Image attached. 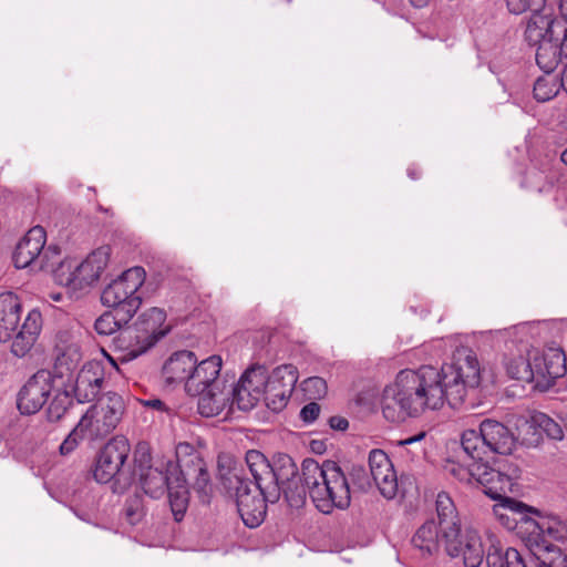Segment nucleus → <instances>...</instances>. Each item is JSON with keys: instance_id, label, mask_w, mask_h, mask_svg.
Returning <instances> with one entry per match:
<instances>
[{"instance_id": "f257e3e1", "label": "nucleus", "mask_w": 567, "mask_h": 567, "mask_svg": "<svg viewBox=\"0 0 567 567\" xmlns=\"http://www.w3.org/2000/svg\"><path fill=\"white\" fill-rule=\"evenodd\" d=\"M481 381L476 353L467 347H460L454 351L452 361L441 369L422 365L401 370L394 382L383 390V416L390 422L401 423L427 411H437L445 403L457 408L470 391L480 386Z\"/></svg>"}, {"instance_id": "f03ea898", "label": "nucleus", "mask_w": 567, "mask_h": 567, "mask_svg": "<svg viewBox=\"0 0 567 567\" xmlns=\"http://www.w3.org/2000/svg\"><path fill=\"white\" fill-rule=\"evenodd\" d=\"M302 481L316 508L322 514L350 506L351 494L347 476L334 462L322 464L313 460L302 462Z\"/></svg>"}, {"instance_id": "7ed1b4c3", "label": "nucleus", "mask_w": 567, "mask_h": 567, "mask_svg": "<svg viewBox=\"0 0 567 567\" xmlns=\"http://www.w3.org/2000/svg\"><path fill=\"white\" fill-rule=\"evenodd\" d=\"M223 359L214 354L202 361L196 358L192 378L186 383V393L197 396L198 413L213 417L231 409V385L220 377Z\"/></svg>"}, {"instance_id": "20e7f679", "label": "nucleus", "mask_w": 567, "mask_h": 567, "mask_svg": "<svg viewBox=\"0 0 567 567\" xmlns=\"http://www.w3.org/2000/svg\"><path fill=\"white\" fill-rule=\"evenodd\" d=\"M245 461L256 488L269 503H276L280 498L281 486L297 480L298 467L287 454H278L274 464H270L262 453L250 450L246 453Z\"/></svg>"}, {"instance_id": "39448f33", "label": "nucleus", "mask_w": 567, "mask_h": 567, "mask_svg": "<svg viewBox=\"0 0 567 567\" xmlns=\"http://www.w3.org/2000/svg\"><path fill=\"white\" fill-rule=\"evenodd\" d=\"M461 445L468 457L489 460L494 454H511L516 445L514 433L502 422L485 419L478 430L468 429L461 435Z\"/></svg>"}, {"instance_id": "423d86ee", "label": "nucleus", "mask_w": 567, "mask_h": 567, "mask_svg": "<svg viewBox=\"0 0 567 567\" xmlns=\"http://www.w3.org/2000/svg\"><path fill=\"white\" fill-rule=\"evenodd\" d=\"M165 321V313L158 308H152L144 312L135 327L123 330L116 341L120 350L117 359L122 362H128L150 350L155 343L166 334L162 329Z\"/></svg>"}, {"instance_id": "0eeeda50", "label": "nucleus", "mask_w": 567, "mask_h": 567, "mask_svg": "<svg viewBox=\"0 0 567 567\" xmlns=\"http://www.w3.org/2000/svg\"><path fill=\"white\" fill-rule=\"evenodd\" d=\"M12 259L18 269L54 274L61 260V249L55 244L48 245L45 229L34 226L18 241Z\"/></svg>"}, {"instance_id": "6e6552de", "label": "nucleus", "mask_w": 567, "mask_h": 567, "mask_svg": "<svg viewBox=\"0 0 567 567\" xmlns=\"http://www.w3.org/2000/svg\"><path fill=\"white\" fill-rule=\"evenodd\" d=\"M110 256L111 248L101 246L81 262L74 258H61L54 270V279L59 285L72 290L90 287L101 278L109 265Z\"/></svg>"}, {"instance_id": "1a4fd4ad", "label": "nucleus", "mask_w": 567, "mask_h": 567, "mask_svg": "<svg viewBox=\"0 0 567 567\" xmlns=\"http://www.w3.org/2000/svg\"><path fill=\"white\" fill-rule=\"evenodd\" d=\"M145 277V270L138 266L123 271L103 289L102 303L124 312L123 319H132L142 303L137 291L143 286Z\"/></svg>"}, {"instance_id": "9d476101", "label": "nucleus", "mask_w": 567, "mask_h": 567, "mask_svg": "<svg viewBox=\"0 0 567 567\" xmlns=\"http://www.w3.org/2000/svg\"><path fill=\"white\" fill-rule=\"evenodd\" d=\"M124 413V401L115 392H107L82 415L79 431L94 441L109 435L120 423Z\"/></svg>"}, {"instance_id": "9b49d317", "label": "nucleus", "mask_w": 567, "mask_h": 567, "mask_svg": "<svg viewBox=\"0 0 567 567\" xmlns=\"http://www.w3.org/2000/svg\"><path fill=\"white\" fill-rule=\"evenodd\" d=\"M529 355L533 362L532 371L534 374L532 383L540 391L548 390L556 379L566 373V357L559 348H530Z\"/></svg>"}, {"instance_id": "f8f14e48", "label": "nucleus", "mask_w": 567, "mask_h": 567, "mask_svg": "<svg viewBox=\"0 0 567 567\" xmlns=\"http://www.w3.org/2000/svg\"><path fill=\"white\" fill-rule=\"evenodd\" d=\"M268 370L264 365L248 368L237 384L231 385V408L236 405L241 411L251 410L264 400L267 389Z\"/></svg>"}, {"instance_id": "ddd939ff", "label": "nucleus", "mask_w": 567, "mask_h": 567, "mask_svg": "<svg viewBox=\"0 0 567 567\" xmlns=\"http://www.w3.org/2000/svg\"><path fill=\"white\" fill-rule=\"evenodd\" d=\"M298 377V369L290 363L278 365L268 372L264 401L270 410L279 412L287 405Z\"/></svg>"}, {"instance_id": "4468645a", "label": "nucleus", "mask_w": 567, "mask_h": 567, "mask_svg": "<svg viewBox=\"0 0 567 567\" xmlns=\"http://www.w3.org/2000/svg\"><path fill=\"white\" fill-rule=\"evenodd\" d=\"M518 477L519 468L516 465L505 464L502 470H495L488 465V460H484L476 483L487 496L499 501L514 491Z\"/></svg>"}, {"instance_id": "2eb2a0df", "label": "nucleus", "mask_w": 567, "mask_h": 567, "mask_svg": "<svg viewBox=\"0 0 567 567\" xmlns=\"http://www.w3.org/2000/svg\"><path fill=\"white\" fill-rule=\"evenodd\" d=\"M130 451L128 441L124 436L111 439L97 454L93 471L95 481L109 483L125 463Z\"/></svg>"}, {"instance_id": "dca6fc26", "label": "nucleus", "mask_w": 567, "mask_h": 567, "mask_svg": "<svg viewBox=\"0 0 567 567\" xmlns=\"http://www.w3.org/2000/svg\"><path fill=\"white\" fill-rule=\"evenodd\" d=\"M53 379L49 371L40 370L20 390L18 409L23 414L38 412L53 392Z\"/></svg>"}, {"instance_id": "f3484780", "label": "nucleus", "mask_w": 567, "mask_h": 567, "mask_svg": "<svg viewBox=\"0 0 567 567\" xmlns=\"http://www.w3.org/2000/svg\"><path fill=\"white\" fill-rule=\"evenodd\" d=\"M444 544L447 554L462 556L466 567H478L483 563L485 549L481 536L473 528L460 529L458 536L444 538Z\"/></svg>"}, {"instance_id": "a211bd4d", "label": "nucleus", "mask_w": 567, "mask_h": 567, "mask_svg": "<svg viewBox=\"0 0 567 567\" xmlns=\"http://www.w3.org/2000/svg\"><path fill=\"white\" fill-rule=\"evenodd\" d=\"M369 466L380 493L388 499L394 498L399 487L398 475L388 454L382 450H372L369 454Z\"/></svg>"}, {"instance_id": "6ab92c4d", "label": "nucleus", "mask_w": 567, "mask_h": 567, "mask_svg": "<svg viewBox=\"0 0 567 567\" xmlns=\"http://www.w3.org/2000/svg\"><path fill=\"white\" fill-rule=\"evenodd\" d=\"M104 369L99 361H89L76 373L73 392L81 403L93 401L103 389Z\"/></svg>"}, {"instance_id": "aec40b11", "label": "nucleus", "mask_w": 567, "mask_h": 567, "mask_svg": "<svg viewBox=\"0 0 567 567\" xmlns=\"http://www.w3.org/2000/svg\"><path fill=\"white\" fill-rule=\"evenodd\" d=\"M493 513L506 529L513 530L520 526L527 532V522L532 519V514H537V511L520 501L507 497L493 506Z\"/></svg>"}, {"instance_id": "412c9836", "label": "nucleus", "mask_w": 567, "mask_h": 567, "mask_svg": "<svg viewBox=\"0 0 567 567\" xmlns=\"http://www.w3.org/2000/svg\"><path fill=\"white\" fill-rule=\"evenodd\" d=\"M238 513L249 528L258 527L266 515V497L254 485V489L241 492L236 496Z\"/></svg>"}, {"instance_id": "4be33fe9", "label": "nucleus", "mask_w": 567, "mask_h": 567, "mask_svg": "<svg viewBox=\"0 0 567 567\" xmlns=\"http://www.w3.org/2000/svg\"><path fill=\"white\" fill-rule=\"evenodd\" d=\"M196 361V354L192 351L182 350L173 353L163 367V378L166 384H184L192 378L193 368Z\"/></svg>"}, {"instance_id": "5701e85b", "label": "nucleus", "mask_w": 567, "mask_h": 567, "mask_svg": "<svg viewBox=\"0 0 567 567\" xmlns=\"http://www.w3.org/2000/svg\"><path fill=\"white\" fill-rule=\"evenodd\" d=\"M218 480L224 488L235 497L239 493L249 491L254 483L248 482L243 473L241 466L227 454H221L217 460Z\"/></svg>"}, {"instance_id": "b1692460", "label": "nucleus", "mask_w": 567, "mask_h": 567, "mask_svg": "<svg viewBox=\"0 0 567 567\" xmlns=\"http://www.w3.org/2000/svg\"><path fill=\"white\" fill-rule=\"evenodd\" d=\"M525 543L537 567L567 566V556L548 539H540L538 536H526Z\"/></svg>"}, {"instance_id": "393cba45", "label": "nucleus", "mask_w": 567, "mask_h": 567, "mask_svg": "<svg viewBox=\"0 0 567 567\" xmlns=\"http://www.w3.org/2000/svg\"><path fill=\"white\" fill-rule=\"evenodd\" d=\"M21 301L19 297L6 291L0 293V341L6 342L11 339L18 328L21 318Z\"/></svg>"}, {"instance_id": "a878e982", "label": "nucleus", "mask_w": 567, "mask_h": 567, "mask_svg": "<svg viewBox=\"0 0 567 567\" xmlns=\"http://www.w3.org/2000/svg\"><path fill=\"white\" fill-rule=\"evenodd\" d=\"M175 474L166 465L164 472L158 466H147L140 468V484L145 494L152 498H159L163 496L174 478Z\"/></svg>"}, {"instance_id": "bb28decb", "label": "nucleus", "mask_w": 567, "mask_h": 567, "mask_svg": "<svg viewBox=\"0 0 567 567\" xmlns=\"http://www.w3.org/2000/svg\"><path fill=\"white\" fill-rule=\"evenodd\" d=\"M435 507L443 538L458 536L461 528L460 519L450 495L445 492H440L436 496Z\"/></svg>"}, {"instance_id": "cd10ccee", "label": "nucleus", "mask_w": 567, "mask_h": 567, "mask_svg": "<svg viewBox=\"0 0 567 567\" xmlns=\"http://www.w3.org/2000/svg\"><path fill=\"white\" fill-rule=\"evenodd\" d=\"M533 45L537 47L536 63L545 73H551L563 58L567 60L566 52L563 51V37Z\"/></svg>"}, {"instance_id": "c85d7f7f", "label": "nucleus", "mask_w": 567, "mask_h": 567, "mask_svg": "<svg viewBox=\"0 0 567 567\" xmlns=\"http://www.w3.org/2000/svg\"><path fill=\"white\" fill-rule=\"evenodd\" d=\"M444 542L441 527L435 520H426L412 537V544L422 556H431L440 548V543Z\"/></svg>"}, {"instance_id": "c756f323", "label": "nucleus", "mask_w": 567, "mask_h": 567, "mask_svg": "<svg viewBox=\"0 0 567 567\" xmlns=\"http://www.w3.org/2000/svg\"><path fill=\"white\" fill-rule=\"evenodd\" d=\"M529 349H518L516 353H509L504 357V367L509 378L532 383L534 374Z\"/></svg>"}, {"instance_id": "7c9ffc66", "label": "nucleus", "mask_w": 567, "mask_h": 567, "mask_svg": "<svg viewBox=\"0 0 567 567\" xmlns=\"http://www.w3.org/2000/svg\"><path fill=\"white\" fill-rule=\"evenodd\" d=\"M186 482L187 476L176 474L166 489L171 509L177 522L182 520L188 506L189 493Z\"/></svg>"}, {"instance_id": "2f4dec72", "label": "nucleus", "mask_w": 567, "mask_h": 567, "mask_svg": "<svg viewBox=\"0 0 567 567\" xmlns=\"http://www.w3.org/2000/svg\"><path fill=\"white\" fill-rule=\"evenodd\" d=\"M204 463L200 454L189 443L183 442L176 446V464L168 462L166 465L176 474L190 476L192 470Z\"/></svg>"}, {"instance_id": "473e14b6", "label": "nucleus", "mask_w": 567, "mask_h": 567, "mask_svg": "<svg viewBox=\"0 0 567 567\" xmlns=\"http://www.w3.org/2000/svg\"><path fill=\"white\" fill-rule=\"evenodd\" d=\"M527 536H538L540 539L551 538L563 540L567 535L566 526L556 517L532 518L527 522Z\"/></svg>"}, {"instance_id": "72a5a7b5", "label": "nucleus", "mask_w": 567, "mask_h": 567, "mask_svg": "<svg viewBox=\"0 0 567 567\" xmlns=\"http://www.w3.org/2000/svg\"><path fill=\"white\" fill-rule=\"evenodd\" d=\"M560 89L567 90V68L560 79L551 73L538 78L534 84V96L539 102H547L555 97Z\"/></svg>"}, {"instance_id": "f704fd0d", "label": "nucleus", "mask_w": 567, "mask_h": 567, "mask_svg": "<svg viewBox=\"0 0 567 567\" xmlns=\"http://www.w3.org/2000/svg\"><path fill=\"white\" fill-rule=\"evenodd\" d=\"M488 567H526L519 553L514 548L502 550L493 540L486 554Z\"/></svg>"}, {"instance_id": "c9c22d12", "label": "nucleus", "mask_w": 567, "mask_h": 567, "mask_svg": "<svg viewBox=\"0 0 567 567\" xmlns=\"http://www.w3.org/2000/svg\"><path fill=\"white\" fill-rule=\"evenodd\" d=\"M538 324L535 322H524L503 330H496L497 338L502 340H512L513 342H526L529 338L538 336Z\"/></svg>"}, {"instance_id": "e433bc0d", "label": "nucleus", "mask_w": 567, "mask_h": 567, "mask_svg": "<svg viewBox=\"0 0 567 567\" xmlns=\"http://www.w3.org/2000/svg\"><path fill=\"white\" fill-rule=\"evenodd\" d=\"M470 458L471 462L467 464L451 462L446 466V470L460 482H464L467 484L477 482L478 472L482 470V464L484 460H476L475 457Z\"/></svg>"}, {"instance_id": "4c0bfd02", "label": "nucleus", "mask_w": 567, "mask_h": 567, "mask_svg": "<svg viewBox=\"0 0 567 567\" xmlns=\"http://www.w3.org/2000/svg\"><path fill=\"white\" fill-rule=\"evenodd\" d=\"M124 312L114 310L102 313L94 323V329L100 336H111L131 319H123Z\"/></svg>"}, {"instance_id": "58836bf2", "label": "nucleus", "mask_w": 567, "mask_h": 567, "mask_svg": "<svg viewBox=\"0 0 567 567\" xmlns=\"http://www.w3.org/2000/svg\"><path fill=\"white\" fill-rule=\"evenodd\" d=\"M533 424L551 440H563L564 431L555 420L545 413H537L532 417Z\"/></svg>"}, {"instance_id": "ea45409f", "label": "nucleus", "mask_w": 567, "mask_h": 567, "mask_svg": "<svg viewBox=\"0 0 567 567\" xmlns=\"http://www.w3.org/2000/svg\"><path fill=\"white\" fill-rule=\"evenodd\" d=\"M506 6L512 14L519 16L525 12L532 14L547 7V0H506Z\"/></svg>"}, {"instance_id": "a19ab883", "label": "nucleus", "mask_w": 567, "mask_h": 567, "mask_svg": "<svg viewBox=\"0 0 567 567\" xmlns=\"http://www.w3.org/2000/svg\"><path fill=\"white\" fill-rule=\"evenodd\" d=\"M281 493H284L286 501L291 507L298 508L303 505L306 493L308 492L303 482L302 485H299L298 481L295 480L293 483L281 486Z\"/></svg>"}, {"instance_id": "79ce46f5", "label": "nucleus", "mask_w": 567, "mask_h": 567, "mask_svg": "<svg viewBox=\"0 0 567 567\" xmlns=\"http://www.w3.org/2000/svg\"><path fill=\"white\" fill-rule=\"evenodd\" d=\"M71 404L70 396L66 391H56L53 400L48 408V415L51 421L60 420Z\"/></svg>"}, {"instance_id": "37998d69", "label": "nucleus", "mask_w": 567, "mask_h": 567, "mask_svg": "<svg viewBox=\"0 0 567 567\" xmlns=\"http://www.w3.org/2000/svg\"><path fill=\"white\" fill-rule=\"evenodd\" d=\"M42 328V316L38 309H32L28 312L20 332L31 337L33 339H38L40 331Z\"/></svg>"}, {"instance_id": "c03bdc74", "label": "nucleus", "mask_w": 567, "mask_h": 567, "mask_svg": "<svg viewBox=\"0 0 567 567\" xmlns=\"http://www.w3.org/2000/svg\"><path fill=\"white\" fill-rule=\"evenodd\" d=\"M82 360L80 347L75 343L70 344L65 351L58 358L60 367H66L68 370H73Z\"/></svg>"}, {"instance_id": "a18cd8bd", "label": "nucleus", "mask_w": 567, "mask_h": 567, "mask_svg": "<svg viewBox=\"0 0 567 567\" xmlns=\"http://www.w3.org/2000/svg\"><path fill=\"white\" fill-rule=\"evenodd\" d=\"M35 341V339L19 331L12 341L11 351L16 357L23 358L32 349Z\"/></svg>"}, {"instance_id": "49530a36", "label": "nucleus", "mask_w": 567, "mask_h": 567, "mask_svg": "<svg viewBox=\"0 0 567 567\" xmlns=\"http://www.w3.org/2000/svg\"><path fill=\"white\" fill-rule=\"evenodd\" d=\"M195 477L194 487L197 489L198 493L203 494L204 496H208L210 492V485H209V475L206 470L205 463H203L202 466H197L196 468L192 470V475L189 477Z\"/></svg>"}, {"instance_id": "de8ad7c7", "label": "nucleus", "mask_w": 567, "mask_h": 567, "mask_svg": "<svg viewBox=\"0 0 567 567\" xmlns=\"http://www.w3.org/2000/svg\"><path fill=\"white\" fill-rule=\"evenodd\" d=\"M327 383L320 377H311L303 381V391L316 399H320L327 393Z\"/></svg>"}, {"instance_id": "09e8293b", "label": "nucleus", "mask_w": 567, "mask_h": 567, "mask_svg": "<svg viewBox=\"0 0 567 567\" xmlns=\"http://www.w3.org/2000/svg\"><path fill=\"white\" fill-rule=\"evenodd\" d=\"M86 439V436L82 435V431H79V423L71 431V433L64 439V441L60 445V453L62 455L71 454L80 444V441Z\"/></svg>"}, {"instance_id": "8fccbe9b", "label": "nucleus", "mask_w": 567, "mask_h": 567, "mask_svg": "<svg viewBox=\"0 0 567 567\" xmlns=\"http://www.w3.org/2000/svg\"><path fill=\"white\" fill-rule=\"evenodd\" d=\"M320 414V405L318 403L311 402L305 405L300 411V417L306 423H312L317 420Z\"/></svg>"}, {"instance_id": "3c124183", "label": "nucleus", "mask_w": 567, "mask_h": 567, "mask_svg": "<svg viewBox=\"0 0 567 567\" xmlns=\"http://www.w3.org/2000/svg\"><path fill=\"white\" fill-rule=\"evenodd\" d=\"M329 424H330V426L332 429L339 430V431H344L349 426L348 420L344 419V417H341V416H332V417H330Z\"/></svg>"}, {"instance_id": "603ef678", "label": "nucleus", "mask_w": 567, "mask_h": 567, "mask_svg": "<svg viewBox=\"0 0 567 567\" xmlns=\"http://www.w3.org/2000/svg\"><path fill=\"white\" fill-rule=\"evenodd\" d=\"M144 405L158 411L165 410V403L159 399L147 400L144 402Z\"/></svg>"}, {"instance_id": "864d4df0", "label": "nucleus", "mask_w": 567, "mask_h": 567, "mask_svg": "<svg viewBox=\"0 0 567 567\" xmlns=\"http://www.w3.org/2000/svg\"><path fill=\"white\" fill-rule=\"evenodd\" d=\"M424 436H425V433L421 432V433H419L416 435H413V436H410L408 439L399 441V445L405 446V445L413 444L415 442H419V441L423 440Z\"/></svg>"}, {"instance_id": "5fc2aeb1", "label": "nucleus", "mask_w": 567, "mask_h": 567, "mask_svg": "<svg viewBox=\"0 0 567 567\" xmlns=\"http://www.w3.org/2000/svg\"><path fill=\"white\" fill-rule=\"evenodd\" d=\"M558 2V9H559V12L563 17V19H560L563 22H567V0H557Z\"/></svg>"}, {"instance_id": "6e6d98bb", "label": "nucleus", "mask_w": 567, "mask_h": 567, "mask_svg": "<svg viewBox=\"0 0 567 567\" xmlns=\"http://www.w3.org/2000/svg\"><path fill=\"white\" fill-rule=\"evenodd\" d=\"M431 0H411V3L416 8L425 7Z\"/></svg>"}, {"instance_id": "4d7b16f0", "label": "nucleus", "mask_w": 567, "mask_h": 567, "mask_svg": "<svg viewBox=\"0 0 567 567\" xmlns=\"http://www.w3.org/2000/svg\"><path fill=\"white\" fill-rule=\"evenodd\" d=\"M408 175L412 179H416L417 178L416 173H415V171L413 168H409L408 169Z\"/></svg>"}, {"instance_id": "13d9d810", "label": "nucleus", "mask_w": 567, "mask_h": 567, "mask_svg": "<svg viewBox=\"0 0 567 567\" xmlns=\"http://www.w3.org/2000/svg\"><path fill=\"white\" fill-rule=\"evenodd\" d=\"M560 159L567 166V148L561 153Z\"/></svg>"}, {"instance_id": "bf43d9fd", "label": "nucleus", "mask_w": 567, "mask_h": 567, "mask_svg": "<svg viewBox=\"0 0 567 567\" xmlns=\"http://www.w3.org/2000/svg\"><path fill=\"white\" fill-rule=\"evenodd\" d=\"M51 298H52L54 301H61L62 296H61V293H52V295H51Z\"/></svg>"}, {"instance_id": "052dcab7", "label": "nucleus", "mask_w": 567, "mask_h": 567, "mask_svg": "<svg viewBox=\"0 0 567 567\" xmlns=\"http://www.w3.org/2000/svg\"><path fill=\"white\" fill-rule=\"evenodd\" d=\"M109 359H110V362H111L113 365H115V361H114V359H113V358H111V357H109Z\"/></svg>"}, {"instance_id": "680f3d73", "label": "nucleus", "mask_w": 567, "mask_h": 567, "mask_svg": "<svg viewBox=\"0 0 567 567\" xmlns=\"http://www.w3.org/2000/svg\"><path fill=\"white\" fill-rule=\"evenodd\" d=\"M566 92H567V90H566Z\"/></svg>"}]
</instances>
